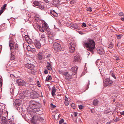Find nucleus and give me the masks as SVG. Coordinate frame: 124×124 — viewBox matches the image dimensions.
Returning <instances> with one entry per match:
<instances>
[{"label":"nucleus","instance_id":"nucleus-19","mask_svg":"<svg viewBox=\"0 0 124 124\" xmlns=\"http://www.w3.org/2000/svg\"><path fill=\"white\" fill-rule=\"evenodd\" d=\"M80 61V58L78 56H76L74 57V61L75 62H79Z\"/></svg>","mask_w":124,"mask_h":124},{"label":"nucleus","instance_id":"nucleus-12","mask_svg":"<svg viewBox=\"0 0 124 124\" xmlns=\"http://www.w3.org/2000/svg\"><path fill=\"white\" fill-rule=\"evenodd\" d=\"M16 82L19 85L21 86L24 85L25 83L24 81L21 79L17 80Z\"/></svg>","mask_w":124,"mask_h":124},{"label":"nucleus","instance_id":"nucleus-56","mask_svg":"<svg viewBox=\"0 0 124 124\" xmlns=\"http://www.w3.org/2000/svg\"><path fill=\"white\" fill-rule=\"evenodd\" d=\"M10 76L11 77H12V78L15 77L14 75L12 74H10Z\"/></svg>","mask_w":124,"mask_h":124},{"label":"nucleus","instance_id":"nucleus-40","mask_svg":"<svg viewBox=\"0 0 124 124\" xmlns=\"http://www.w3.org/2000/svg\"><path fill=\"white\" fill-rule=\"evenodd\" d=\"M64 120L62 119L60 120L59 122V123L60 124H61L64 122Z\"/></svg>","mask_w":124,"mask_h":124},{"label":"nucleus","instance_id":"nucleus-38","mask_svg":"<svg viewBox=\"0 0 124 124\" xmlns=\"http://www.w3.org/2000/svg\"><path fill=\"white\" fill-rule=\"evenodd\" d=\"M71 106L72 108L73 109H74L75 108V104L74 103H72L71 105Z\"/></svg>","mask_w":124,"mask_h":124},{"label":"nucleus","instance_id":"nucleus-6","mask_svg":"<svg viewBox=\"0 0 124 124\" xmlns=\"http://www.w3.org/2000/svg\"><path fill=\"white\" fill-rule=\"evenodd\" d=\"M77 69L75 67H72L70 70V76L71 77L73 76V75H75V76L76 77V74Z\"/></svg>","mask_w":124,"mask_h":124},{"label":"nucleus","instance_id":"nucleus-43","mask_svg":"<svg viewBox=\"0 0 124 124\" xmlns=\"http://www.w3.org/2000/svg\"><path fill=\"white\" fill-rule=\"evenodd\" d=\"M76 2L75 0H72L70 1V4H74Z\"/></svg>","mask_w":124,"mask_h":124},{"label":"nucleus","instance_id":"nucleus-13","mask_svg":"<svg viewBox=\"0 0 124 124\" xmlns=\"http://www.w3.org/2000/svg\"><path fill=\"white\" fill-rule=\"evenodd\" d=\"M45 36L44 34H42L41 36V37L40 39V42H41V41H42V43H41V44L43 45H44L45 41Z\"/></svg>","mask_w":124,"mask_h":124},{"label":"nucleus","instance_id":"nucleus-37","mask_svg":"<svg viewBox=\"0 0 124 124\" xmlns=\"http://www.w3.org/2000/svg\"><path fill=\"white\" fill-rule=\"evenodd\" d=\"M8 123H9V124H10L12 123L13 122V120H12L11 119H9L7 120Z\"/></svg>","mask_w":124,"mask_h":124},{"label":"nucleus","instance_id":"nucleus-15","mask_svg":"<svg viewBox=\"0 0 124 124\" xmlns=\"http://www.w3.org/2000/svg\"><path fill=\"white\" fill-rule=\"evenodd\" d=\"M26 67L28 68V70H33L34 68V66L32 64H28L26 65Z\"/></svg>","mask_w":124,"mask_h":124},{"label":"nucleus","instance_id":"nucleus-31","mask_svg":"<svg viewBox=\"0 0 124 124\" xmlns=\"http://www.w3.org/2000/svg\"><path fill=\"white\" fill-rule=\"evenodd\" d=\"M59 73L60 74H62L63 75L66 76L68 74L67 72H62L61 71H59Z\"/></svg>","mask_w":124,"mask_h":124},{"label":"nucleus","instance_id":"nucleus-33","mask_svg":"<svg viewBox=\"0 0 124 124\" xmlns=\"http://www.w3.org/2000/svg\"><path fill=\"white\" fill-rule=\"evenodd\" d=\"M113 45L111 42H110L109 45L108 47L110 48H113Z\"/></svg>","mask_w":124,"mask_h":124},{"label":"nucleus","instance_id":"nucleus-5","mask_svg":"<svg viewBox=\"0 0 124 124\" xmlns=\"http://www.w3.org/2000/svg\"><path fill=\"white\" fill-rule=\"evenodd\" d=\"M103 80L105 85L110 86L113 83L112 81L109 78H104Z\"/></svg>","mask_w":124,"mask_h":124},{"label":"nucleus","instance_id":"nucleus-18","mask_svg":"<svg viewBox=\"0 0 124 124\" xmlns=\"http://www.w3.org/2000/svg\"><path fill=\"white\" fill-rule=\"evenodd\" d=\"M46 64V67L47 69L48 70H52V68L50 63L49 62H47Z\"/></svg>","mask_w":124,"mask_h":124},{"label":"nucleus","instance_id":"nucleus-28","mask_svg":"<svg viewBox=\"0 0 124 124\" xmlns=\"http://www.w3.org/2000/svg\"><path fill=\"white\" fill-rule=\"evenodd\" d=\"M50 12L51 14L54 16L56 17L57 16V13L54 10H51L50 11Z\"/></svg>","mask_w":124,"mask_h":124},{"label":"nucleus","instance_id":"nucleus-50","mask_svg":"<svg viewBox=\"0 0 124 124\" xmlns=\"http://www.w3.org/2000/svg\"><path fill=\"white\" fill-rule=\"evenodd\" d=\"M52 78H46V80L48 81L51 80Z\"/></svg>","mask_w":124,"mask_h":124},{"label":"nucleus","instance_id":"nucleus-63","mask_svg":"<svg viewBox=\"0 0 124 124\" xmlns=\"http://www.w3.org/2000/svg\"><path fill=\"white\" fill-rule=\"evenodd\" d=\"M116 60H119V58H118V57L117 58H116Z\"/></svg>","mask_w":124,"mask_h":124},{"label":"nucleus","instance_id":"nucleus-42","mask_svg":"<svg viewBox=\"0 0 124 124\" xmlns=\"http://www.w3.org/2000/svg\"><path fill=\"white\" fill-rule=\"evenodd\" d=\"M116 37L117 38V39H120L121 38V37H122V36H121V35H116Z\"/></svg>","mask_w":124,"mask_h":124},{"label":"nucleus","instance_id":"nucleus-22","mask_svg":"<svg viewBox=\"0 0 124 124\" xmlns=\"http://www.w3.org/2000/svg\"><path fill=\"white\" fill-rule=\"evenodd\" d=\"M43 55H42V54L41 52H39L38 54V59L39 60H41L42 58Z\"/></svg>","mask_w":124,"mask_h":124},{"label":"nucleus","instance_id":"nucleus-36","mask_svg":"<svg viewBox=\"0 0 124 124\" xmlns=\"http://www.w3.org/2000/svg\"><path fill=\"white\" fill-rule=\"evenodd\" d=\"M92 8L91 7H89L87 8L86 9V10L87 11H89L90 12L92 11Z\"/></svg>","mask_w":124,"mask_h":124},{"label":"nucleus","instance_id":"nucleus-23","mask_svg":"<svg viewBox=\"0 0 124 124\" xmlns=\"http://www.w3.org/2000/svg\"><path fill=\"white\" fill-rule=\"evenodd\" d=\"M15 104L16 106L18 107L20 106V104L21 103V100H17L15 102Z\"/></svg>","mask_w":124,"mask_h":124},{"label":"nucleus","instance_id":"nucleus-51","mask_svg":"<svg viewBox=\"0 0 124 124\" xmlns=\"http://www.w3.org/2000/svg\"><path fill=\"white\" fill-rule=\"evenodd\" d=\"M78 32L80 34L82 35L84 34V33H83V32L82 31H78Z\"/></svg>","mask_w":124,"mask_h":124},{"label":"nucleus","instance_id":"nucleus-14","mask_svg":"<svg viewBox=\"0 0 124 124\" xmlns=\"http://www.w3.org/2000/svg\"><path fill=\"white\" fill-rule=\"evenodd\" d=\"M48 38V41L50 44L53 43L54 40V36L53 35H49Z\"/></svg>","mask_w":124,"mask_h":124},{"label":"nucleus","instance_id":"nucleus-52","mask_svg":"<svg viewBox=\"0 0 124 124\" xmlns=\"http://www.w3.org/2000/svg\"><path fill=\"white\" fill-rule=\"evenodd\" d=\"M77 113L75 112L74 113L73 115L74 116H77Z\"/></svg>","mask_w":124,"mask_h":124},{"label":"nucleus","instance_id":"nucleus-32","mask_svg":"<svg viewBox=\"0 0 124 124\" xmlns=\"http://www.w3.org/2000/svg\"><path fill=\"white\" fill-rule=\"evenodd\" d=\"M19 97L21 99H24L25 97L24 94H21L20 95Z\"/></svg>","mask_w":124,"mask_h":124},{"label":"nucleus","instance_id":"nucleus-4","mask_svg":"<svg viewBox=\"0 0 124 124\" xmlns=\"http://www.w3.org/2000/svg\"><path fill=\"white\" fill-rule=\"evenodd\" d=\"M53 48L54 50L57 52H59L62 49L60 45L57 43H54L53 45Z\"/></svg>","mask_w":124,"mask_h":124},{"label":"nucleus","instance_id":"nucleus-58","mask_svg":"<svg viewBox=\"0 0 124 124\" xmlns=\"http://www.w3.org/2000/svg\"><path fill=\"white\" fill-rule=\"evenodd\" d=\"M120 114L121 115H124V111L122 112H120Z\"/></svg>","mask_w":124,"mask_h":124},{"label":"nucleus","instance_id":"nucleus-26","mask_svg":"<svg viewBox=\"0 0 124 124\" xmlns=\"http://www.w3.org/2000/svg\"><path fill=\"white\" fill-rule=\"evenodd\" d=\"M33 4V5H34L37 6H39L41 5V3L40 2H39L37 1H35L34 2Z\"/></svg>","mask_w":124,"mask_h":124},{"label":"nucleus","instance_id":"nucleus-55","mask_svg":"<svg viewBox=\"0 0 124 124\" xmlns=\"http://www.w3.org/2000/svg\"><path fill=\"white\" fill-rule=\"evenodd\" d=\"M121 19L122 21H124V16L121 17Z\"/></svg>","mask_w":124,"mask_h":124},{"label":"nucleus","instance_id":"nucleus-53","mask_svg":"<svg viewBox=\"0 0 124 124\" xmlns=\"http://www.w3.org/2000/svg\"><path fill=\"white\" fill-rule=\"evenodd\" d=\"M31 51L33 53H34L36 51V50L34 48H33L32 50L31 49Z\"/></svg>","mask_w":124,"mask_h":124},{"label":"nucleus","instance_id":"nucleus-10","mask_svg":"<svg viewBox=\"0 0 124 124\" xmlns=\"http://www.w3.org/2000/svg\"><path fill=\"white\" fill-rule=\"evenodd\" d=\"M1 120V121L0 120V124H9L5 117H2Z\"/></svg>","mask_w":124,"mask_h":124},{"label":"nucleus","instance_id":"nucleus-2","mask_svg":"<svg viewBox=\"0 0 124 124\" xmlns=\"http://www.w3.org/2000/svg\"><path fill=\"white\" fill-rule=\"evenodd\" d=\"M9 46L11 50H12L13 52H15L18 50L17 44L13 41H10L9 44Z\"/></svg>","mask_w":124,"mask_h":124},{"label":"nucleus","instance_id":"nucleus-59","mask_svg":"<svg viewBox=\"0 0 124 124\" xmlns=\"http://www.w3.org/2000/svg\"><path fill=\"white\" fill-rule=\"evenodd\" d=\"M27 42L29 44H31V41H27Z\"/></svg>","mask_w":124,"mask_h":124},{"label":"nucleus","instance_id":"nucleus-25","mask_svg":"<svg viewBox=\"0 0 124 124\" xmlns=\"http://www.w3.org/2000/svg\"><path fill=\"white\" fill-rule=\"evenodd\" d=\"M70 27H71L73 28L77 29L78 28L77 25L76 24H72L70 23Z\"/></svg>","mask_w":124,"mask_h":124},{"label":"nucleus","instance_id":"nucleus-57","mask_svg":"<svg viewBox=\"0 0 124 124\" xmlns=\"http://www.w3.org/2000/svg\"><path fill=\"white\" fill-rule=\"evenodd\" d=\"M85 73H84V72H83L81 75V77H82L85 74Z\"/></svg>","mask_w":124,"mask_h":124},{"label":"nucleus","instance_id":"nucleus-34","mask_svg":"<svg viewBox=\"0 0 124 124\" xmlns=\"http://www.w3.org/2000/svg\"><path fill=\"white\" fill-rule=\"evenodd\" d=\"M15 58V56L12 54L11 53L10 60H14Z\"/></svg>","mask_w":124,"mask_h":124},{"label":"nucleus","instance_id":"nucleus-54","mask_svg":"<svg viewBox=\"0 0 124 124\" xmlns=\"http://www.w3.org/2000/svg\"><path fill=\"white\" fill-rule=\"evenodd\" d=\"M44 73L45 74H47L48 73V71L47 70H46L44 71Z\"/></svg>","mask_w":124,"mask_h":124},{"label":"nucleus","instance_id":"nucleus-11","mask_svg":"<svg viewBox=\"0 0 124 124\" xmlns=\"http://www.w3.org/2000/svg\"><path fill=\"white\" fill-rule=\"evenodd\" d=\"M97 51L98 53L100 54H101L104 53L103 49L101 47H97Z\"/></svg>","mask_w":124,"mask_h":124},{"label":"nucleus","instance_id":"nucleus-61","mask_svg":"<svg viewBox=\"0 0 124 124\" xmlns=\"http://www.w3.org/2000/svg\"><path fill=\"white\" fill-rule=\"evenodd\" d=\"M2 48V46L1 45L0 46V49H1Z\"/></svg>","mask_w":124,"mask_h":124},{"label":"nucleus","instance_id":"nucleus-24","mask_svg":"<svg viewBox=\"0 0 124 124\" xmlns=\"http://www.w3.org/2000/svg\"><path fill=\"white\" fill-rule=\"evenodd\" d=\"M51 55L47 54H44L43 55V58L44 59H46V58H49L50 57Z\"/></svg>","mask_w":124,"mask_h":124},{"label":"nucleus","instance_id":"nucleus-16","mask_svg":"<svg viewBox=\"0 0 124 124\" xmlns=\"http://www.w3.org/2000/svg\"><path fill=\"white\" fill-rule=\"evenodd\" d=\"M36 27H37L38 28L37 29H38V31H40L42 32H44L45 30L44 29H43V27H42L38 25L36 26Z\"/></svg>","mask_w":124,"mask_h":124},{"label":"nucleus","instance_id":"nucleus-41","mask_svg":"<svg viewBox=\"0 0 124 124\" xmlns=\"http://www.w3.org/2000/svg\"><path fill=\"white\" fill-rule=\"evenodd\" d=\"M3 110L0 109V120H1V119L0 118L1 117V115L3 113Z\"/></svg>","mask_w":124,"mask_h":124},{"label":"nucleus","instance_id":"nucleus-44","mask_svg":"<svg viewBox=\"0 0 124 124\" xmlns=\"http://www.w3.org/2000/svg\"><path fill=\"white\" fill-rule=\"evenodd\" d=\"M78 107L80 109H81L83 108L84 107L82 105H80Z\"/></svg>","mask_w":124,"mask_h":124},{"label":"nucleus","instance_id":"nucleus-7","mask_svg":"<svg viewBox=\"0 0 124 124\" xmlns=\"http://www.w3.org/2000/svg\"><path fill=\"white\" fill-rule=\"evenodd\" d=\"M70 42V53H73L75 50V47L76 46L75 43Z\"/></svg>","mask_w":124,"mask_h":124},{"label":"nucleus","instance_id":"nucleus-46","mask_svg":"<svg viewBox=\"0 0 124 124\" xmlns=\"http://www.w3.org/2000/svg\"><path fill=\"white\" fill-rule=\"evenodd\" d=\"M82 27L83 26L86 27V25L85 23H83L82 25Z\"/></svg>","mask_w":124,"mask_h":124},{"label":"nucleus","instance_id":"nucleus-29","mask_svg":"<svg viewBox=\"0 0 124 124\" xmlns=\"http://www.w3.org/2000/svg\"><path fill=\"white\" fill-rule=\"evenodd\" d=\"M65 101L64 102V103L65 105L67 106L69 104V102L68 101V98L66 97V96H65Z\"/></svg>","mask_w":124,"mask_h":124},{"label":"nucleus","instance_id":"nucleus-47","mask_svg":"<svg viewBox=\"0 0 124 124\" xmlns=\"http://www.w3.org/2000/svg\"><path fill=\"white\" fill-rule=\"evenodd\" d=\"M37 85L39 87H40V84L39 83V81H37Z\"/></svg>","mask_w":124,"mask_h":124},{"label":"nucleus","instance_id":"nucleus-64","mask_svg":"<svg viewBox=\"0 0 124 124\" xmlns=\"http://www.w3.org/2000/svg\"><path fill=\"white\" fill-rule=\"evenodd\" d=\"M115 100L114 99L113 100V102H114L115 101Z\"/></svg>","mask_w":124,"mask_h":124},{"label":"nucleus","instance_id":"nucleus-62","mask_svg":"<svg viewBox=\"0 0 124 124\" xmlns=\"http://www.w3.org/2000/svg\"><path fill=\"white\" fill-rule=\"evenodd\" d=\"M91 112L92 113H93V112L92 110H91Z\"/></svg>","mask_w":124,"mask_h":124},{"label":"nucleus","instance_id":"nucleus-45","mask_svg":"<svg viewBox=\"0 0 124 124\" xmlns=\"http://www.w3.org/2000/svg\"><path fill=\"white\" fill-rule=\"evenodd\" d=\"M124 14L122 12L120 13L119 14V15L120 16H122L124 15Z\"/></svg>","mask_w":124,"mask_h":124},{"label":"nucleus","instance_id":"nucleus-3","mask_svg":"<svg viewBox=\"0 0 124 124\" xmlns=\"http://www.w3.org/2000/svg\"><path fill=\"white\" fill-rule=\"evenodd\" d=\"M40 93L41 94V95L40 94H39V93H37L36 91H32L31 93L30 98L32 99L36 98L40 96L42 97L43 96L42 93L41 92Z\"/></svg>","mask_w":124,"mask_h":124},{"label":"nucleus","instance_id":"nucleus-8","mask_svg":"<svg viewBox=\"0 0 124 124\" xmlns=\"http://www.w3.org/2000/svg\"><path fill=\"white\" fill-rule=\"evenodd\" d=\"M42 27L45 30L47 31L48 34H49L50 33L49 30L48 28L47 24L46 23H45L42 24Z\"/></svg>","mask_w":124,"mask_h":124},{"label":"nucleus","instance_id":"nucleus-49","mask_svg":"<svg viewBox=\"0 0 124 124\" xmlns=\"http://www.w3.org/2000/svg\"><path fill=\"white\" fill-rule=\"evenodd\" d=\"M51 105L52 107L53 108H54L56 107V106L55 105H54L52 103L51 104Z\"/></svg>","mask_w":124,"mask_h":124},{"label":"nucleus","instance_id":"nucleus-21","mask_svg":"<svg viewBox=\"0 0 124 124\" xmlns=\"http://www.w3.org/2000/svg\"><path fill=\"white\" fill-rule=\"evenodd\" d=\"M59 0H53L51 3L53 5L55 6L58 4L59 2Z\"/></svg>","mask_w":124,"mask_h":124},{"label":"nucleus","instance_id":"nucleus-60","mask_svg":"<svg viewBox=\"0 0 124 124\" xmlns=\"http://www.w3.org/2000/svg\"><path fill=\"white\" fill-rule=\"evenodd\" d=\"M110 122H108L106 123V124H110Z\"/></svg>","mask_w":124,"mask_h":124},{"label":"nucleus","instance_id":"nucleus-35","mask_svg":"<svg viewBox=\"0 0 124 124\" xmlns=\"http://www.w3.org/2000/svg\"><path fill=\"white\" fill-rule=\"evenodd\" d=\"M27 49L28 51H31V46H28L27 47Z\"/></svg>","mask_w":124,"mask_h":124},{"label":"nucleus","instance_id":"nucleus-20","mask_svg":"<svg viewBox=\"0 0 124 124\" xmlns=\"http://www.w3.org/2000/svg\"><path fill=\"white\" fill-rule=\"evenodd\" d=\"M24 94L25 97H27L28 99L30 98L31 93H28L26 91L24 92Z\"/></svg>","mask_w":124,"mask_h":124},{"label":"nucleus","instance_id":"nucleus-27","mask_svg":"<svg viewBox=\"0 0 124 124\" xmlns=\"http://www.w3.org/2000/svg\"><path fill=\"white\" fill-rule=\"evenodd\" d=\"M56 92V89L55 87H52V94L53 96H54Z\"/></svg>","mask_w":124,"mask_h":124},{"label":"nucleus","instance_id":"nucleus-1","mask_svg":"<svg viewBox=\"0 0 124 124\" xmlns=\"http://www.w3.org/2000/svg\"><path fill=\"white\" fill-rule=\"evenodd\" d=\"M95 43L93 39H88L87 41H84L83 46L84 47L87 48V50L90 52L92 54H93V50L95 49Z\"/></svg>","mask_w":124,"mask_h":124},{"label":"nucleus","instance_id":"nucleus-39","mask_svg":"<svg viewBox=\"0 0 124 124\" xmlns=\"http://www.w3.org/2000/svg\"><path fill=\"white\" fill-rule=\"evenodd\" d=\"M2 80L1 78H0V87L2 85Z\"/></svg>","mask_w":124,"mask_h":124},{"label":"nucleus","instance_id":"nucleus-48","mask_svg":"<svg viewBox=\"0 0 124 124\" xmlns=\"http://www.w3.org/2000/svg\"><path fill=\"white\" fill-rule=\"evenodd\" d=\"M111 76L113 78H116L115 76V74L114 73H112L111 74Z\"/></svg>","mask_w":124,"mask_h":124},{"label":"nucleus","instance_id":"nucleus-9","mask_svg":"<svg viewBox=\"0 0 124 124\" xmlns=\"http://www.w3.org/2000/svg\"><path fill=\"white\" fill-rule=\"evenodd\" d=\"M40 42L41 43H40L37 40L35 39V40L34 43V44L35 45L36 48L38 49H39L41 47V45H42L41 44L42 42Z\"/></svg>","mask_w":124,"mask_h":124},{"label":"nucleus","instance_id":"nucleus-17","mask_svg":"<svg viewBox=\"0 0 124 124\" xmlns=\"http://www.w3.org/2000/svg\"><path fill=\"white\" fill-rule=\"evenodd\" d=\"M7 6V4H4L3 5V7H2L0 11V16L1 15L2 13L4 11V10L5 9V8Z\"/></svg>","mask_w":124,"mask_h":124},{"label":"nucleus","instance_id":"nucleus-30","mask_svg":"<svg viewBox=\"0 0 124 124\" xmlns=\"http://www.w3.org/2000/svg\"><path fill=\"white\" fill-rule=\"evenodd\" d=\"M98 103V101L97 99L94 100L93 102V105L94 106L97 105Z\"/></svg>","mask_w":124,"mask_h":124}]
</instances>
